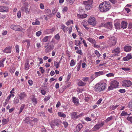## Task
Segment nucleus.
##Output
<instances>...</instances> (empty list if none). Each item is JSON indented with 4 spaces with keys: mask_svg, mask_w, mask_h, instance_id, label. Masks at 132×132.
<instances>
[{
    "mask_svg": "<svg viewBox=\"0 0 132 132\" xmlns=\"http://www.w3.org/2000/svg\"><path fill=\"white\" fill-rule=\"evenodd\" d=\"M40 22L39 21L36 20L35 22H33L32 24L33 25H38L40 24Z\"/></svg>",
    "mask_w": 132,
    "mask_h": 132,
    "instance_id": "obj_31",
    "label": "nucleus"
},
{
    "mask_svg": "<svg viewBox=\"0 0 132 132\" xmlns=\"http://www.w3.org/2000/svg\"><path fill=\"white\" fill-rule=\"evenodd\" d=\"M88 23L93 26H95L96 24V22L95 18L94 17L89 18L88 20Z\"/></svg>",
    "mask_w": 132,
    "mask_h": 132,
    "instance_id": "obj_9",
    "label": "nucleus"
},
{
    "mask_svg": "<svg viewBox=\"0 0 132 132\" xmlns=\"http://www.w3.org/2000/svg\"><path fill=\"white\" fill-rule=\"evenodd\" d=\"M48 43H47L45 44V52L47 53H48L50 52L51 50L54 48V46L52 44L51 45L48 46Z\"/></svg>",
    "mask_w": 132,
    "mask_h": 132,
    "instance_id": "obj_5",
    "label": "nucleus"
},
{
    "mask_svg": "<svg viewBox=\"0 0 132 132\" xmlns=\"http://www.w3.org/2000/svg\"><path fill=\"white\" fill-rule=\"evenodd\" d=\"M93 0H88V1L83 2L85 5V9L87 10H90L91 8V5L92 4Z\"/></svg>",
    "mask_w": 132,
    "mask_h": 132,
    "instance_id": "obj_3",
    "label": "nucleus"
},
{
    "mask_svg": "<svg viewBox=\"0 0 132 132\" xmlns=\"http://www.w3.org/2000/svg\"><path fill=\"white\" fill-rule=\"evenodd\" d=\"M104 26L110 29H111L112 27V23L111 22H108L104 24Z\"/></svg>",
    "mask_w": 132,
    "mask_h": 132,
    "instance_id": "obj_11",
    "label": "nucleus"
},
{
    "mask_svg": "<svg viewBox=\"0 0 132 132\" xmlns=\"http://www.w3.org/2000/svg\"><path fill=\"white\" fill-rule=\"evenodd\" d=\"M110 46H113L116 44L117 42V39L115 37H111L110 39Z\"/></svg>",
    "mask_w": 132,
    "mask_h": 132,
    "instance_id": "obj_10",
    "label": "nucleus"
},
{
    "mask_svg": "<svg viewBox=\"0 0 132 132\" xmlns=\"http://www.w3.org/2000/svg\"><path fill=\"white\" fill-rule=\"evenodd\" d=\"M58 116L61 117L65 118L66 117V115L64 113L61 112H59L58 113Z\"/></svg>",
    "mask_w": 132,
    "mask_h": 132,
    "instance_id": "obj_26",
    "label": "nucleus"
},
{
    "mask_svg": "<svg viewBox=\"0 0 132 132\" xmlns=\"http://www.w3.org/2000/svg\"><path fill=\"white\" fill-rule=\"evenodd\" d=\"M3 52L4 53H10L11 52L10 47H6L3 51Z\"/></svg>",
    "mask_w": 132,
    "mask_h": 132,
    "instance_id": "obj_18",
    "label": "nucleus"
},
{
    "mask_svg": "<svg viewBox=\"0 0 132 132\" xmlns=\"http://www.w3.org/2000/svg\"><path fill=\"white\" fill-rule=\"evenodd\" d=\"M38 59L40 61V64H42L43 63V60L42 58L38 57Z\"/></svg>",
    "mask_w": 132,
    "mask_h": 132,
    "instance_id": "obj_57",
    "label": "nucleus"
},
{
    "mask_svg": "<svg viewBox=\"0 0 132 132\" xmlns=\"http://www.w3.org/2000/svg\"><path fill=\"white\" fill-rule=\"evenodd\" d=\"M21 12L20 11L18 12L17 13V16L19 18L21 16Z\"/></svg>",
    "mask_w": 132,
    "mask_h": 132,
    "instance_id": "obj_55",
    "label": "nucleus"
},
{
    "mask_svg": "<svg viewBox=\"0 0 132 132\" xmlns=\"http://www.w3.org/2000/svg\"><path fill=\"white\" fill-rule=\"evenodd\" d=\"M28 82L30 85H32L33 84V81L32 80H29L28 81Z\"/></svg>",
    "mask_w": 132,
    "mask_h": 132,
    "instance_id": "obj_54",
    "label": "nucleus"
},
{
    "mask_svg": "<svg viewBox=\"0 0 132 132\" xmlns=\"http://www.w3.org/2000/svg\"><path fill=\"white\" fill-rule=\"evenodd\" d=\"M25 105L24 104H22L20 108V109L22 110H23L24 107Z\"/></svg>",
    "mask_w": 132,
    "mask_h": 132,
    "instance_id": "obj_60",
    "label": "nucleus"
},
{
    "mask_svg": "<svg viewBox=\"0 0 132 132\" xmlns=\"http://www.w3.org/2000/svg\"><path fill=\"white\" fill-rule=\"evenodd\" d=\"M29 67V65L28 63H27L25 64V69L27 70L28 69Z\"/></svg>",
    "mask_w": 132,
    "mask_h": 132,
    "instance_id": "obj_35",
    "label": "nucleus"
},
{
    "mask_svg": "<svg viewBox=\"0 0 132 132\" xmlns=\"http://www.w3.org/2000/svg\"><path fill=\"white\" fill-rule=\"evenodd\" d=\"M42 34V32L40 31H38L36 33V35L37 36H39Z\"/></svg>",
    "mask_w": 132,
    "mask_h": 132,
    "instance_id": "obj_52",
    "label": "nucleus"
},
{
    "mask_svg": "<svg viewBox=\"0 0 132 132\" xmlns=\"http://www.w3.org/2000/svg\"><path fill=\"white\" fill-rule=\"evenodd\" d=\"M131 47L130 46H126L124 47V49L125 51L128 52L131 50Z\"/></svg>",
    "mask_w": 132,
    "mask_h": 132,
    "instance_id": "obj_21",
    "label": "nucleus"
},
{
    "mask_svg": "<svg viewBox=\"0 0 132 132\" xmlns=\"http://www.w3.org/2000/svg\"><path fill=\"white\" fill-rule=\"evenodd\" d=\"M41 92L42 94L44 95H45L46 93V92L44 90H41Z\"/></svg>",
    "mask_w": 132,
    "mask_h": 132,
    "instance_id": "obj_58",
    "label": "nucleus"
},
{
    "mask_svg": "<svg viewBox=\"0 0 132 132\" xmlns=\"http://www.w3.org/2000/svg\"><path fill=\"white\" fill-rule=\"evenodd\" d=\"M75 64V63L74 62V60H72L71 61L70 65L71 67H72Z\"/></svg>",
    "mask_w": 132,
    "mask_h": 132,
    "instance_id": "obj_42",
    "label": "nucleus"
},
{
    "mask_svg": "<svg viewBox=\"0 0 132 132\" xmlns=\"http://www.w3.org/2000/svg\"><path fill=\"white\" fill-rule=\"evenodd\" d=\"M89 79V78L87 77H84L82 79V80L84 82H86Z\"/></svg>",
    "mask_w": 132,
    "mask_h": 132,
    "instance_id": "obj_48",
    "label": "nucleus"
},
{
    "mask_svg": "<svg viewBox=\"0 0 132 132\" xmlns=\"http://www.w3.org/2000/svg\"><path fill=\"white\" fill-rule=\"evenodd\" d=\"M6 7L3 6H1L0 7V11L1 12H4L6 11Z\"/></svg>",
    "mask_w": 132,
    "mask_h": 132,
    "instance_id": "obj_25",
    "label": "nucleus"
},
{
    "mask_svg": "<svg viewBox=\"0 0 132 132\" xmlns=\"http://www.w3.org/2000/svg\"><path fill=\"white\" fill-rule=\"evenodd\" d=\"M95 53L97 55L98 57H99L101 56V54L99 53V52L97 50H95Z\"/></svg>",
    "mask_w": 132,
    "mask_h": 132,
    "instance_id": "obj_37",
    "label": "nucleus"
},
{
    "mask_svg": "<svg viewBox=\"0 0 132 132\" xmlns=\"http://www.w3.org/2000/svg\"><path fill=\"white\" fill-rule=\"evenodd\" d=\"M120 51V48L117 47L115 49L112 51V53H119Z\"/></svg>",
    "mask_w": 132,
    "mask_h": 132,
    "instance_id": "obj_23",
    "label": "nucleus"
},
{
    "mask_svg": "<svg viewBox=\"0 0 132 132\" xmlns=\"http://www.w3.org/2000/svg\"><path fill=\"white\" fill-rule=\"evenodd\" d=\"M113 119V117L111 116L108 118L105 121L106 122H107L109 121L112 120Z\"/></svg>",
    "mask_w": 132,
    "mask_h": 132,
    "instance_id": "obj_30",
    "label": "nucleus"
},
{
    "mask_svg": "<svg viewBox=\"0 0 132 132\" xmlns=\"http://www.w3.org/2000/svg\"><path fill=\"white\" fill-rule=\"evenodd\" d=\"M77 83L78 85L81 86H85L86 84V83L83 82L80 80H78Z\"/></svg>",
    "mask_w": 132,
    "mask_h": 132,
    "instance_id": "obj_20",
    "label": "nucleus"
},
{
    "mask_svg": "<svg viewBox=\"0 0 132 132\" xmlns=\"http://www.w3.org/2000/svg\"><path fill=\"white\" fill-rule=\"evenodd\" d=\"M25 42L27 43V44L26 46V48L27 50H28L29 47L30 45V40L28 39H26L23 40L22 42L23 44Z\"/></svg>",
    "mask_w": 132,
    "mask_h": 132,
    "instance_id": "obj_12",
    "label": "nucleus"
},
{
    "mask_svg": "<svg viewBox=\"0 0 132 132\" xmlns=\"http://www.w3.org/2000/svg\"><path fill=\"white\" fill-rule=\"evenodd\" d=\"M55 38L56 39L58 40L60 39V37L59 36V35L57 34L55 36Z\"/></svg>",
    "mask_w": 132,
    "mask_h": 132,
    "instance_id": "obj_53",
    "label": "nucleus"
},
{
    "mask_svg": "<svg viewBox=\"0 0 132 132\" xmlns=\"http://www.w3.org/2000/svg\"><path fill=\"white\" fill-rule=\"evenodd\" d=\"M122 85L123 86L129 87L132 85L131 82L129 80H125L122 82Z\"/></svg>",
    "mask_w": 132,
    "mask_h": 132,
    "instance_id": "obj_8",
    "label": "nucleus"
},
{
    "mask_svg": "<svg viewBox=\"0 0 132 132\" xmlns=\"http://www.w3.org/2000/svg\"><path fill=\"white\" fill-rule=\"evenodd\" d=\"M110 8V3L107 1H104L101 3L99 6V9L102 12H105L108 11Z\"/></svg>",
    "mask_w": 132,
    "mask_h": 132,
    "instance_id": "obj_1",
    "label": "nucleus"
},
{
    "mask_svg": "<svg viewBox=\"0 0 132 132\" xmlns=\"http://www.w3.org/2000/svg\"><path fill=\"white\" fill-rule=\"evenodd\" d=\"M67 7H65L63 9L62 11L63 13L66 12L67 11Z\"/></svg>",
    "mask_w": 132,
    "mask_h": 132,
    "instance_id": "obj_49",
    "label": "nucleus"
},
{
    "mask_svg": "<svg viewBox=\"0 0 132 132\" xmlns=\"http://www.w3.org/2000/svg\"><path fill=\"white\" fill-rule=\"evenodd\" d=\"M127 113L125 111H123L120 114V116H127Z\"/></svg>",
    "mask_w": 132,
    "mask_h": 132,
    "instance_id": "obj_28",
    "label": "nucleus"
},
{
    "mask_svg": "<svg viewBox=\"0 0 132 132\" xmlns=\"http://www.w3.org/2000/svg\"><path fill=\"white\" fill-rule=\"evenodd\" d=\"M103 74L104 73L103 71H101L98 72H96L95 73V75L96 77H97L99 76L103 75Z\"/></svg>",
    "mask_w": 132,
    "mask_h": 132,
    "instance_id": "obj_24",
    "label": "nucleus"
},
{
    "mask_svg": "<svg viewBox=\"0 0 132 132\" xmlns=\"http://www.w3.org/2000/svg\"><path fill=\"white\" fill-rule=\"evenodd\" d=\"M40 8L42 9H44V6L42 3H40Z\"/></svg>",
    "mask_w": 132,
    "mask_h": 132,
    "instance_id": "obj_56",
    "label": "nucleus"
},
{
    "mask_svg": "<svg viewBox=\"0 0 132 132\" xmlns=\"http://www.w3.org/2000/svg\"><path fill=\"white\" fill-rule=\"evenodd\" d=\"M44 16L45 18V19L47 20V18H48L49 17V18H50L52 16V15L51 14H50L48 15L47 14L46 15H44Z\"/></svg>",
    "mask_w": 132,
    "mask_h": 132,
    "instance_id": "obj_29",
    "label": "nucleus"
},
{
    "mask_svg": "<svg viewBox=\"0 0 132 132\" xmlns=\"http://www.w3.org/2000/svg\"><path fill=\"white\" fill-rule=\"evenodd\" d=\"M132 58V56L130 54H128L127 56L123 58V60L125 61L129 60Z\"/></svg>",
    "mask_w": 132,
    "mask_h": 132,
    "instance_id": "obj_16",
    "label": "nucleus"
},
{
    "mask_svg": "<svg viewBox=\"0 0 132 132\" xmlns=\"http://www.w3.org/2000/svg\"><path fill=\"white\" fill-rule=\"evenodd\" d=\"M106 86V84L105 83H98L95 86V90L99 92L103 91L105 88Z\"/></svg>",
    "mask_w": 132,
    "mask_h": 132,
    "instance_id": "obj_2",
    "label": "nucleus"
},
{
    "mask_svg": "<svg viewBox=\"0 0 132 132\" xmlns=\"http://www.w3.org/2000/svg\"><path fill=\"white\" fill-rule=\"evenodd\" d=\"M121 69L125 71H128L130 70V69L129 68H122Z\"/></svg>",
    "mask_w": 132,
    "mask_h": 132,
    "instance_id": "obj_39",
    "label": "nucleus"
},
{
    "mask_svg": "<svg viewBox=\"0 0 132 132\" xmlns=\"http://www.w3.org/2000/svg\"><path fill=\"white\" fill-rule=\"evenodd\" d=\"M32 101L34 102L35 104H36L37 103V101H36V98L34 97H33L32 99Z\"/></svg>",
    "mask_w": 132,
    "mask_h": 132,
    "instance_id": "obj_44",
    "label": "nucleus"
},
{
    "mask_svg": "<svg viewBox=\"0 0 132 132\" xmlns=\"http://www.w3.org/2000/svg\"><path fill=\"white\" fill-rule=\"evenodd\" d=\"M87 15L86 14H82L80 15L78 14L77 15V17L78 18H84L86 17L87 16Z\"/></svg>",
    "mask_w": 132,
    "mask_h": 132,
    "instance_id": "obj_17",
    "label": "nucleus"
},
{
    "mask_svg": "<svg viewBox=\"0 0 132 132\" xmlns=\"http://www.w3.org/2000/svg\"><path fill=\"white\" fill-rule=\"evenodd\" d=\"M119 105H116V106H112L111 107V108L112 110H113L115 109L116 108L118 107Z\"/></svg>",
    "mask_w": 132,
    "mask_h": 132,
    "instance_id": "obj_51",
    "label": "nucleus"
},
{
    "mask_svg": "<svg viewBox=\"0 0 132 132\" xmlns=\"http://www.w3.org/2000/svg\"><path fill=\"white\" fill-rule=\"evenodd\" d=\"M30 120L29 119V118L28 117H26L24 120V121L25 122L27 123V124L28 123L29 121Z\"/></svg>",
    "mask_w": 132,
    "mask_h": 132,
    "instance_id": "obj_32",
    "label": "nucleus"
},
{
    "mask_svg": "<svg viewBox=\"0 0 132 132\" xmlns=\"http://www.w3.org/2000/svg\"><path fill=\"white\" fill-rule=\"evenodd\" d=\"M60 62L57 63V62H55L54 63V65L57 68H58L59 67V65Z\"/></svg>",
    "mask_w": 132,
    "mask_h": 132,
    "instance_id": "obj_40",
    "label": "nucleus"
},
{
    "mask_svg": "<svg viewBox=\"0 0 132 132\" xmlns=\"http://www.w3.org/2000/svg\"><path fill=\"white\" fill-rule=\"evenodd\" d=\"M127 22L124 21L122 22H121V27L123 29L126 28L127 27Z\"/></svg>",
    "mask_w": 132,
    "mask_h": 132,
    "instance_id": "obj_19",
    "label": "nucleus"
},
{
    "mask_svg": "<svg viewBox=\"0 0 132 132\" xmlns=\"http://www.w3.org/2000/svg\"><path fill=\"white\" fill-rule=\"evenodd\" d=\"M45 12L46 13H48V14H50L51 13V11L50 10L48 9H46L45 10Z\"/></svg>",
    "mask_w": 132,
    "mask_h": 132,
    "instance_id": "obj_36",
    "label": "nucleus"
},
{
    "mask_svg": "<svg viewBox=\"0 0 132 132\" xmlns=\"http://www.w3.org/2000/svg\"><path fill=\"white\" fill-rule=\"evenodd\" d=\"M11 28L12 29L17 31H22L23 30H24L22 27L19 26L12 25L11 26Z\"/></svg>",
    "mask_w": 132,
    "mask_h": 132,
    "instance_id": "obj_7",
    "label": "nucleus"
},
{
    "mask_svg": "<svg viewBox=\"0 0 132 132\" xmlns=\"http://www.w3.org/2000/svg\"><path fill=\"white\" fill-rule=\"evenodd\" d=\"M61 122L59 120L57 119H55L52 120L51 124V126H57V127H59V126L60 125Z\"/></svg>",
    "mask_w": 132,
    "mask_h": 132,
    "instance_id": "obj_6",
    "label": "nucleus"
},
{
    "mask_svg": "<svg viewBox=\"0 0 132 132\" xmlns=\"http://www.w3.org/2000/svg\"><path fill=\"white\" fill-rule=\"evenodd\" d=\"M48 37L46 36L43 39V40L44 42H47L48 39Z\"/></svg>",
    "mask_w": 132,
    "mask_h": 132,
    "instance_id": "obj_45",
    "label": "nucleus"
},
{
    "mask_svg": "<svg viewBox=\"0 0 132 132\" xmlns=\"http://www.w3.org/2000/svg\"><path fill=\"white\" fill-rule=\"evenodd\" d=\"M127 119L130 122L132 123V117H128L127 118Z\"/></svg>",
    "mask_w": 132,
    "mask_h": 132,
    "instance_id": "obj_47",
    "label": "nucleus"
},
{
    "mask_svg": "<svg viewBox=\"0 0 132 132\" xmlns=\"http://www.w3.org/2000/svg\"><path fill=\"white\" fill-rule=\"evenodd\" d=\"M16 52L17 53H18L19 52V46L16 45L15 46Z\"/></svg>",
    "mask_w": 132,
    "mask_h": 132,
    "instance_id": "obj_43",
    "label": "nucleus"
},
{
    "mask_svg": "<svg viewBox=\"0 0 132 132\" xmlns=\"http://www.w3.org/2000/svg\"><path fill=\"white\" fill-rule=\"evenodd\" d=\"M8 122V120L5 119H3L2 120V122L4 124Z\"/></svg>",
    "mask_w": 132,
    "mask_h": 132,
    "instance_id": "obj_46",
    "label": "nucleus"
},
{
    "mask_svg": "<svg viewBox=\"0 0 132 132\" xmlns=\"http://www.w3.org/2000/svg\"><path fill=\"white\" fill-rule=\"evenodd\" d=\"M50 96H51L50 95H48V96H45V98L44 99V100L45 101H47L48 100L50 99Z\"/></svg>",
    "mask_w": 132,
    "mask_h": 132,
    "instance_id": "obj_41",
    "label": "nucleus"
},
{
    "mask_svg": "<svg viewBox=\"0 0 132 132\" xmlns=\"http://www.w3.org/2000/svg\"><path fill=\"white\" fill-rule=\"evenodd\" d=\"M19 101V100L17 98H15L14 100V102L15 104L18 103Z\"/></svg>",
    "mask_w": 132,
    "mask_h": 132,
    "instance_id": "obj_34",
    "label": "nucleus"
},
{
    "mask_svg": "<svg viewBox=\"0 0 132 132\" xmlns=\"http://www.w3.org/2000/svg\"><path fill=\"white\" fill-rule=\"evenodd\" d=\"M119 92L120 93H123L125 92L126 91L125 89H120L119 90Z\"/></svg>",
    "mask_w": 132,
    "mask_h": 132,
    "instance_id": "obj_61",
    "label": "nucleus"
},
{
    "mask_svg": "<svg viewBox=\"0 0 132 132\" xmlns=\"http://www.w3.org/2000/svg\"><path fill=\"white\" fill-rule=\"evenodd\" d=\"M104 124L102 122L100 123L96 124L94 127V130H96L100 128L103 126Z\"/></svg>",
    "mask_w": 132,
    "mask_h": 132,
    "instance_id": "obj_13",
    "label": "nucleus"
},
{
    "mask_svg": "<svg viewBox=\"0 0 132 132\" xmlns=\"http://www.w3.org/2000/svg\"><path fill=\"white\" fill-rule=\"evenodd\" d=\"M60 104H61V103H60V102H59V101L58 102L56 105V107L57 108H58L59 106L60 105Z\"/></svg>",
    "mask_w": 132,
    "mask_h": 132,
    "instance_id": "obj_63",
    "label": "nucleus"
},
{
    "mask_svg": "<svg viewBox=\"0 0 132 132\" xmlns=\"http://www.w3.org/2000/svg\"><path fill=\"white\" fill-rule=\"evenodd\" d=\"M18 96L19 97L20 100H22L24 97H26V95L24 92L21 93L19 94Z\"/></svg>",
    "mask_w": 132,
    "mask_h": 132,
    "instance_id": "obj_14",
    "label": "nucleus"
},
{
    "mask_svg": "<svg viewBox=\"0 0 132 132\" xmlns=\"http://www.w3.org/2000/svg\"><path fill=\"white\" fill-rule=\"evenodd\" d=\"M88 40L89 42L95 44L96 43V42L95 40L92 38H89L88 39Z\"/></svg>",
    "mask_w": 132,
    "mask_h": 132,
    "instance_id": "obj_27",
    "label": "nucleus"
},
{
    "mask_svg": "<svg viewBox=\"0 0 132 132\" xmlns=\"http://www.w3.org/2000/svg\"><path fill=\"white\" fill-rule=\"evenodd\" d=\"M62 27L63 30L64 31H67L68 30V28L66 27L64 25L62 26Z\"/></svg>",
    "mask_w": 132,
    "mask_h": 132,
    "instance_id": "obj_33",
    "label": "nucleus"
},
{
    "mask_svg": "<svg viewBox=\"0 0 132 132\" xmlns=\"http://www.w3.org/2000/svg\"><path fill=\"white\" fill-rule=\"evenodd\" d=\"M128 27L129 28H132V23H130L129 24Z\"/></svg>",
    "mask_w": 132,
    "mask_h": 132,
    "instance_id": "obj_64",
    "label": "nucleus"
},
{
    "mask_svg": "<svg viewBox=\"0 0 132 132\" xmlns=\"http://www.w3.org/2000/svg\"><path fill=\"white\" fill-rule=\"evenodd\" d=\"M75 1V0H70L69 1V3L70 5L74 3Z\"/></svg>",
    "mask_w": 132,
    "mask_h": 132,
    "instance_id": "obj_62",
    "label": "nucleus"
},
{
    "mask_svg": "<svg viewBox=\"0 0 132 132\" xmlns=\"http://www.w3.org/2000/svg\"><path fill=\"white\" fill-rule=\"evenodd\" d=\"M63 123L64 125L65 128H66L68 125V122L66 121L63 122Z\"/></svg>",
    "mask_w": 132,
    "mask_h": 132,
    "instance_id": "obj_50",
    "label": "nucleus"
},
{
    "mask_svg": "<svg viewBox=\"0 0 132 132\" xmlns=\"http://www.w3.org/2000/svg\"><path fill=\"white\" fill-rule=\"evenodd\" d=\"M118 82L114 80L112 81L111 83L110 86L108 88V89L111 90L114 88L118 87Z\"/></svg>",
    "mask_w": 132,
    "mask_h": 132,
    "instance_id": "obj_4",
    "label": "nucleus"
},
{
    "mask_svg": "<svg viewBox=\"0 0 132 132\" xmlns=\"http://www.w3.org/2000/svg\"><path fill=\"white\" fill-rule=\"evenodd\" d=\"M73 102L76 105H77L79 103L78 99L75 97H73L72 98Z\"/></svg>",
    "mask_w": 132,
    "mask_h": 132,
    "instance_id": "obj_15",
    "label": "nucleus"
},
{
    "mask_svg": "<svg viewBox=\"0 0 132 132\" xmlns=\"http://www.w3.org/2000/svg\"><path fill=\"white\" fill-rule=\"evenodd\" d=\"M82 127V125L81 124H79L76 127V130L77 131H79Z\"/></svg>",
    "mask_w": 132,
    "mask_h": 132,
    "instance_id": "obj_22",
    "label": "nucleus"
},
{
    "mask_svg": "<svg viewBox=\"0 0 132 132\" xmlns=\"http://www.w3.org/2000/svg\"><path fill=\"white\" fill-rule=\"evenodd\" d=\"M114 75L112 73H110L106 75V76L108 77H110L112 76H113Z\"/></svg>",
    "mask_w": 132,
    "mask_h": 132,
    "instance_id": "obj_59",
    "label": "nucleus"
},
{
    "mask_svg": "<svg viewBox=\"0 0 132 132\" xmlns=\"http://www.w3.org/2000/svg\"><path fill=\"white\" fill-rule=\"evenodd\" d=\"M114 26L116 29H118L119 28V23H116L114 24Z\"/></svg>",
    "mask_w": 132,
    "mask_h": 132,
    "instance_id": "obj_38",
    "label": "nucleus"
}]
</instances>
